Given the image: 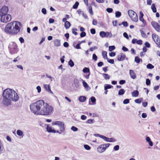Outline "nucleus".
Segmentation results:
<instances>
[{
    "label": "nucleus",
    "instance_id": "nucleus-1",
    "mask_svg": "<svg viewBox=\"0 0 160 160\" xmlns=\"http://www.w3.org/2000/svg\"><path fill=\"white\" fill-rule=\"evenodd\" d=\"M2 96L4 98L3 103L7 106L10 104L11 101L16 102L18 100L19 98L17 93L14 90L9 88L4 91Z\"/></svg>",
    "mask_w": 160,
    "mask_h": 160
},
{
    "label": "nucleus",
    "instance_id": "nucleus-2",
    "mask_svg": "<svg viewBox=\"0 0 160 160\" xmlns=\"http://www.w3.org/2000/svg\"><path fill=\"white\" fill-rule=\"evenodd\" d=\"M46 102L42 100H38L36 102L31 104L30 105L31 111L37 115H42Z\"/></svg>",
    "mask_w": 160,
    "mask_h": 160
},
{
    "label": "nucleus",
    "instance_id": "nucleus-3",
    "mask_svg": "<svg viewBox=\"0 0 160 160\" xmlns=\"http://www.w3.org/2000/svg\"><path fill=\"white\" fill-rule=\"evenodd\" d=\"M52 126L55 125H58L59 128L60 132H59L58 130L57 131H55L53 129H52L51 127L49 125H47L46 129L47 131L48 132L53 133L57 132L60 134H61L62 132H64L65 128L64 127V123L63 122L60 121H56L52 122Z\"/></svg>",
    "mask_w": 160,
    "mask_h": 160
},
{
    "label": "nucleus",
    "instance_id": "nucleus-4",
    "mask_svg": "<svg viewBox=\"0 0 160 160\" xmlns=\"http://www.w3.org/2000/svg\"><path fill=\"white\" fill-rule=\"evenodd\" d=\"M12 24H13L14 35H16L20 32L22 28V24L20 22L17 21L13 22H12Z\"/></svg>",
    "mask_w": 160,
    "mask_h": 160
},
{
    "label": "nucleus",
    "instance_id": "nucleus-5",
    "mask_svg": "<svg viewBox=\"0 0 160 160\" xmlns=\"http://www.w3.org/2000/svg\"><path fill=\"white\" fill-rule=\"evenodd\" d=\"M42 115H48L52 114L54 111L53 107L46 103V104L43 109Z\"/></svg>",
    "mask_w": 160,
    "mask_h": 160
},
{
    "label": "nucleus",
    "instance_id": "nucleus-6",
    "mask_svg": "<svg viewBox=\"0 0 160 160\" xmlns=\"http://www.w3.org/2000/svg\"><path fill=\"white\" fill-rule=\"evenodd\" d=\"M10 52L11 54H14L18 51V46L14 42H12L8 46Z\"/></svg>",
    "mask_w": 160,
    "mask_h": 160
},
{
    "label": "nucleus",
    "instance_id": "nucleus-7",
    "mask_svg": "<svg viewBox=\"0 0 160 160\" xmlns=\"http://www.w3.org/2000/svg\"><path fill=\"white\" fill-rule=\"evenodd\" d=\"M128 15L131 19L135 22L138 21V17L137 14L133 10H129L128 11Z\"/></svg>",
    "mask_w": 160,
    "mask_h": 160
},
{
    "label": "nucleus",
    "instance_id": "nucleus-8",
    "mask_svg": "<svg viewBox=\"0 0 160 160\" xmlns=\"http://www.w3.org/2000/svg\"><path fill=\"white\" fill-rule=\"evenodd\" d=\"M0 20L2 22L7 23L11 21L12 19L11 15L7 14L0 16Z\"/></svg>",
    "mask_w": 160,
    "mask_h": 160
},
{
    "label": "nucleus",
    "instance_id": "nucleus-9",
    "mask_svg": "<svg viewBox=\"0 0 160 160\" xmlns=\"http://www.w3.org/2000/svg\"><path fill=\"white\" fill-rule=\"evenodd\" d=\"M13 24L12 22L8 23L5 28V32L7 33L14 35L13 28H12Z\"/></svg>",
    "mask_w": 160,
    "mask_h": 160
},
{
    "label": "nucleus",
    "instance_id": "nucleus-10",
    "mask_svg": "<svg viewBox=\"0 0 160 160\" xmlns=\"http://www.w3.org/2000/svg\"><path fill=\"white\" fill-rule=\"evenodd\" d=\"M110 144L107 143L105 144H101L97 148L98 151L100 153L104 152L110 145Z\"/></svg>",
    "mask_w": 160,
    "mask_h": 160
},
{
    "label": "nucleus",
    "instance_id": "nucleus-11",
    "mask_svg": "<svg viewBox=\"0 0 160 160\" xmlns=\"http://www.w3.org/2000/svg\"><path fill=\"white\" fill-rule=\"evenodd\" d=\"M8 7L4 6L0 9V16L8 14Z\"/></svg>",
    "mask_w": 160,
    "mask_h": 160
},
{
    "label": "nucleus",
    "instance_id": "nucleus-12",
    "mask_svg": "<svg viewBox=\"0 0 160 160\" xmlns=\"http://www.w3.org/2000/svg\"><path fill=\"white\" fill-rule=\"evenodd\" d=\"M152 36L153 39L155 42L156 44L160 48V39L159 38L158 36L155 34H153Z\"/></svg>",
    "mask_w": 160,
    "mask_h": 160
},
{
    "label": "nucleus",
    "instance_id": "nucleus-13",
    "mask_svg": "<svg viewBox=\"0 0 160 160\" xmlns=\"http://www.w3.org/2000/svg\"><path fill=\"white\" fill-rule=\"evenodd\" d=\"M151 25L158 32H160V25L158 22L155 21L152 22Z\"/></svg>",
    "mask_w": 160,
    "mask_h": 160
},
{
    "label": "nucleus",
    "instance_id": "nucleus-14",
    "mask_svg": "<svg viewBox=\"0 0 160 160\" xmlns=\"http://www.w3.org/2000/svg\"><path fill=\"white\" fill-rule=\"evenodd\" d=\"M100 137L101 138H102L103 139L107 142H113L116 141L115 139L114 138H107L105 136L102 135H100Z\"/></svg>",
    "mask_w": 160,
    "mask_h": 160
},
{
    "label": "nucleus",
    "instance_id": "nucleus-15",
    "mask_svg": "<svg viewBox=\"0 0 160 160\" xmlns=\"http://www.w3.org/2000/svg\"><path fill=\"white\" fill-rule=\"evenodd\" d=\"M126 58L125 55L122 53H121L117 56V59L118 61H122Z\"/></svg>",
    "mask_w": 160,
    "mask_h": 160
},
{
    "label": "nucleus",
    "instance_id": "nucleus-16",
    "mask_svg": "<svg viewBox=\"0 0 160 160\" xmlns=\"http://www.w3.org/2000/svg\"><path fill=\"white\" fill-rule=\"evenodd\" d=\"M109 35V33L108 32H105L104 31H101L99 33L100 36L102 38L108 37Z\"/></svg>",
    "mask_w": 160,
    "mask_h": 160
},
{
    "label": "nucleus",
    "instance_id": "nucleus-17",
    "mask_svg": "<svg viewBox=\"0 0 160 160\" xmlns=\"http://www.w3.org/2000/svg\"><path fill=\"white\" fill-rule=\"evenodd\" d=\"M129 74L131 78H132L133 79H134L136 78V74L135 73L133 70H129Z\"/></svg>",
    "mask_w": 160,
    "mask_h": 160
},
{
    "label": "nucleus",
    "instance_id": "nucleus-18",
    "mask_svg": "<svg viewBox=\"0 0 160 160\" xmlns=\"http://www.w3.org/2000/svg\"><path fill=\"white\" fill-rule=\"evenodd\" d=\"M53 43L56 47H59L61 45L60 40L58 39H55L53 41Z\"/></svg>",
    "mask_w": 160,
    "mask_h": 160
},
{
    "label": "nucleus",
    "instance_id": "nucleus-19",
    "mask_svg": "<svg viewBox=\"0 0 160 160\" xmlns=\"http://www.w3.org/2000/svg\"><path fill=\"white\" fill-rule=\"evenodd\" d=\"M140 21L142 22V24L141 25V26L142 27H144L147 25V22L146 21L144 20L143 18H139Z\"/></svg>",
    "mask_w": 160,
    "mask_h": 160
},
{
    "label": "nucleus",
    "instance_id": "nucleus-20",
    "mask_svg": "<svg viewBox=\"0 0 160 160\" xmlns=\"http://www.w3.org/2000/svg\"><path fill=\"white\" fill-rule=\"evenodd\" d=\"M44 88H45L46 90L48 92H49L52 93V92L51 91L50 89V85H44Z\"/></svg>",
    "mask_w": 160,
    "mask_h": 160
},
{
    "label": "nucleus",
    "instance_id": "nucleus-21",
    "mask_svg": "<svg viewBox=\"0 0 160 160\" xmlns=\"http://www.w3.org/2000/svg\"><path fill=\"white\" fill-rule=\"evenodd\" d=\"M139 92L137 90H134L132 92V97H137L139 95Z\"/></svg>",
    "mask_w": 160,
    "mask_h": 160
},
{
    "label": "nucleus",
    "instance_id": "nucleus-22",
    "mask_svg": "<svg viewBox=\"0 0 160 160\" xmlns=\"http://www.w3.org/2000/svg\"><path fill=\"white\" fill-rule=\"evenodd\" d=\"M71 24L69 21L65 22L64 23V27L66 29H68L70 27Z\"/></svg>",
    "mask_w": 160,
    "mask_h": 160
},
{
    "label": "nucleus",
    "instance_id": "nucleus-23",
    "mask_svg": "<svg viewBox=\"0 0 160 160\" xmlns=\"http://www.w3.org/2000/svg\"><path fill=\"white\" fill-rule=\"evenodd\" d=\"M146 140L148 142L149 145L150 146H153V143L151 141L150 138L149 137H146Z\"/></svg>",
    "mask_w": 160,
    "mask_h": 160
},
{
    "label": "nucleus",
    "instance_id": "nucleus-24",
    "mask_svg": "<svg viewBox=\"0 0 160 160\" xmlns=\"http://www.w3.org/2000/svg\"><path fill=\"white\" fill-rule=\"evenodd\" d=\"M102 55L103 58L105 59H108L107 55V52L105 51H103L102 52Z\"/></svg>",
    "mask_w": 160,
    "mask_h": 160
},
{
    "label": "nucleus",
    "instance_id": "nucleus-25",
    "mask_svg": "<svg viewBox=\"0 0 160 160\" xmlns=\"http://www.w3.org/2000/svg\"><path fill=\"white\" fill-rule=\"evenodd\" d=\"M151 9L154 13L156 12L157 9L154 4H152L151 7Z\"/></svg>",
    "mask_w": 160,
    "mask_h": 160
},
{
    "label": "nucleus",
    "instance_id": "nucleus-26",
    "mask_svg": "<svg viewBox=\"0 0 160 160\" xmlns=\"http://www.w3.org/2000/svg\"><path fill=\"white\" fill-rule=\"evenodd\" d=\"M86 99L85 97L84 96H81L79 97V100L81 102H83L85 101Z\"/></svg>",
    "mask_w": 160,
    "mask_h": 160
},
{
    "label": "nucleus",
    "instance_id": "nucleus-27",
    "mask_svg": "<svg viewBox=\"0 0 160 160\" xmlns=\"http://www.w3.org/2000/svg\"><path fill=\"white\" fill-rule=\"evenodd\" d=\"M140 61H141L142 62V59H140L138 57L136 56L135 57V61L137 63H139L140 62Z\"/></svg>",
    "mask_w": 160,
    "mask_h": 160
},
{
    "label": "nucleus",
    "instance_id": "nucleus-28",
    "mask_svg": "<svg viewBox=\"0 0 160 160\" xmlns=\"http://www.w3.org/2000/svg\"><path fill=\"white\" fill-rule=\"evenodd\" d=\"M125 92V91L124 90V89H121L119 91L118 94L119 95H122L124 94Z\"/></svg>",
    "mask_w": 160,
    "mask_h": 160
},
{
    "label": "nucleus",
    "instance_id": "nucleus-29",
    "mask_svg": "<svg viewBox=\"0 0 160 160\" xmlns=\"http://www.w3.org/2000/svg\"><path fill=\"white\" fill-rule=\"evenodd\" d=\"M88 11L92 15H93V13L92 11V7L90 6L88 7Z\"/></svg>",
    "mask_w": 160,
    "mask_h": 160
},
{
    "label": "nucleus",
    "instance_id": "nucleus-30",
    "mask_svg": "<svg viewBox=\"0 0 160 160\" xmlns=\"http://www.w3.org/2000/svg\"><path fill=\"white\" fill-rule=\"evenodd\" d=\"M102 75L104 78L106 80L109 79L110 78V76L108 74L103 73Z\"/></svg>",
    "mask_w": 160,
    "mask_h": 160
},
{
    "label": "nucleus",
    "instance_id": "nucleus-31",
    "mask_svg": "<svg viewBox=\"0 0 160 160\" xmlns=\"http://www.w3.org/2000/svg\"><path fill=\"white\" fill-rule=\"evenodd\" d=\"M82 71L84 73L88 72V73H89V72H90L89 69L88 68H85L83 69Z\"/></svg>",
    "mask_w": 160,
    "mask_h": 160
},
{
    "label": "nucleus",
    "instance_id": "nucleus-32",
    "mask_svg": "<svg viewBox=\"0 0 160 160\" xmlns=\"http://www.w3.org/2000/svg\"><path fill=\"white\" fill-rule=\"evenodd\" d=\"M79 4V3L78 2H76L74 4L73 6V8L75 9H77L78 8Z\"/></svg>",
    "mask_w": 160,
    "mask_h": 160
},
{
    "label": "nucleus",
    "instance_id": "nucleus-33",
    "mask_svg": "<svg viewBox=\"0 0 160 160\" xmlns=\"http://www.w3.org/2000/svg\"><path fill=\"white\" fill-rule=\"evenodd\" d=\"M142 100V98H138L135 100V102L137 103H140Z\"/></svg>",
    "mask_w": 160,
    "mask_h": 160
},
{
    "label": "nucleus",
    "instance_id": "nucleus-34",
    "mask_svg": "<svg viewBox=\"0 0 160 160\" xmlns=\"http://www.w3.org/2000/svg\"><path fill=\"white\" fill-rule=\"evenodd\" d=\"M121 15V13L119 11H117L115 12V16L117 18H119Z\"/></svg>",
    "mask_w": 160,
    "mask_h": 160
},
{
    "label": "nucleus",
    "instance_id": "nucleus-35",
    "mask_svg": "<svg viewBox=\"0 0 160 160\" xmlns=\"http://www.w3.org/2000/svg\"><path fill=\"white\" fill-rule=\"evenodd\" d=\"M68 64L71 67H72L74 66V63L71 59L69 61Z\"/></svg>",
    "mask_w": 160,
    "mask_h": 160
},
{
    "label": "nucleus",
    "instance_id": "nucleus-36",
    "mask_svg": "<svg viewBox=\"0 0 160 160\" xmlns=\"http://www.w3.org/2000/svg\"><path fill=\"white\" fill-rule=\"evenodd\" d=\"M113 86L109 84H107V86L104 87V89L105 90H106V89H110L112 88Z\"/></svg>",
    "mask_w": 160,
    "mask_h": 160
},
{
    "label": "nucleus",
    "instance_id": "nucleus-37",
    "mask_svg": "<svg viewBox=\"0 0 160 160\" xmlns=\"http://www.w3.org/2000/svg\"><path fill=\"white\" fill-rule=\"evenodd\" d=\"M154 67L151 64L149 63L147 66V68L148 69H152L154 68Z\"/></svg>",
    "mask_w": 160,
    "mask_h": 160
},
{
    "label": "nucleus",
    "instance_id": "nucleus-38",
    "mask_svg": "<svg viewBox=\"0 0 160 160\" xmlns=\"http://www.w3.org/2000/svg\"><path fill=\"white\" fill-rule=\"evenodd\" d=\"M77 30V29L76 28H72V33L74 34L75 35H78V33L76 32Z\"/></svg>",
    "mask_w": 160,
    "mask_h": 160
},
{
    "label": "nucleus",
    "instance_id": "nucleus-39",
    "mask_svg": "<svg viewBox=\"0 0 160 160\" xmlns=\"http://www.w3.org/2000/svg\"><path fill=\"white\" fill-rule=\"evenodd\" d=\"M17 134L19 136H22L23 134V132L20 130H18L17 132Z\"/></svg>",
    "mask_w": 160,
    "mask_h": 160
},
{
    "label": "nucleus",
    "instance_id": "nucleus-40",
    "mask_svg": "<svg viewBox=\"0 0 160 160\" xmlns=\"http://www.w3.org/2000/svg\"><path fill=\"white\" fill-rule=\"evenodd\" d=\"M115 47L114 46H110L109 47V51H112L115 49Z\"/></svg>",
    "mask_w": 160,
    "mask_h": 160
},
{
    "label": "nucleus",
    "instance_id": "nucleus-41",
    "mask_svg": "<svg viewBox=\"0 0 160 160\" xmlns=\"http://www.w3.org/2000/svg\"><path fill=\"white\" fill-rule=\"evenodd\" d=\"M140 32L141 34V36L143 38H146V35L143 31L141 30Z\"/></svg>",
    "mask_w": 160,
    "mask_h": 160
},
{
    "label": "nucleus",
    "instance_id": "nucleus-42",
    "mask_svg": "<svg viewBox=\"0 0 160 160\" xmlns=\"http://www.w3.org/2000/svg\"><path fill=\"white\" fill-rule=\"evenodd\" d=\"M93 120L91 119H88L86 123H87L92 124L93 123Z\"/></svg>",
    "mask_w": 160,
    "mask_h": 160
},
{
    "label": "nucleus",
    "instance_id": "nucleus-43",
    "mask_svg": "<svg viewBox=\"0 0 160 160\" xmlns=\"http://www.w3.org/2000/svg\"><path fill=\"white\" fill-rule=\"evenodd\" d=\"M98 48V47L97 46H95L93 47H92L90 48L89 50L90 51H93L95 49H96Z\"/></svg>",
    "mask_w": 160,
    "mask_h": 160
},
{
    "label": "nucleus",
    "instance_id": "nucleus-44",
    "mask_svg": "<svg viewBox=\"0 0 160 160\" xmlns=\"http://www.w3.org/2000/svg\"><path fill=\"white\" fill-rule=\"evenodd\" d=\"M98 57L95 54H93L92 55V59L94 61H96L97 60Z\"/></svg>",
    "mask_w": 160,
    "mask_h": 160
},
{
    "label": "nucleus",
    "instance_id": "nucleus-45",
    "mask_svg": "<svg viewBox=\"0 0 160 160\" xmlns=\"http://www.w3.org/2000/svg\"><path fill=\"white\" fill-rule=\"evenodd\" d=\"M129 103V100L128 99H125L123 101V103L124 104H127Z\"/></svg>",
    "mask_w": 160,
    "mask_h": 160
},
{
    "label": "nucleus",
    "instance_id": "nucleus-46",
    "mask_svg": "<svg viewBox=\"0 0 160 160\" xmlns=\"http://www.w3.org/2000/svg\"><path fill=\"white\" fill-rule=\"evenodd\" d=\"M106 11L108 13H111L112 12L113 9L112 8H108L106 9Z\"/></svg>",
    "mask_w": 160,
    "mask_h": 160
},
{
    "label": "nucleus",
    "instance_id": "nucleus-47",
    "mask_svg": "<svg viewBox=\"0 0 160 160\" xmlns=\"http://www.w3.org/2000/svg\"><path fill=\"white\" fill-rule=\"evenodd\" d=\"M90 100L93 103L95 102H96V100L95 98L94 97H92L90 98Z\"/></svg>",
    "mask_w": 160,
    "mask_h": 160
},
{
    "label": "nucleus",
    "instance_id": "nucleus-48",
    "mask_svg": "<svg viewBox=\"0 0 160 160\" xmlns=\"http://www.w3.org/2000/svg\"><path fill=\"white\" fill-rule=\"evenodd\" d=\"M86 33L84 32H82L80 33V37H83L86 36Z\"/></svg>",
    "mask_w": 160,
    "mask_h": 160
},
{
    "label": "nucleus",
    "instance_id": "nucleus-49",
    "mask_svg": "<svg viewBox=\"0 0 160 160\" xmlns=\"http://www.w3.org/2000/svg\"><path fill=\"white\" fill-rule=\"evenodd\" d=\"M146 84L147 85H149L150 84L151 81L148 78L146 80Z\"/></svg>",
    "mask_w": 160,
    "mask_h": 160
},
{
    "label": "nucleus",
    "instance_id": "nucleus-50",
    "mask_svg": "<svg viewBox=\"0 0 160 160\" xmlns=\"http://www.w3.org/2000/svg\"><path fill=\"white\" fill-rule=\"evenodd\" d=\"M136 43L138 45H141L142 44V41L141 40H137Z\"/></svg>",
    "mask_w": 160,
    "mask_h": 160
},
{
    "label": "nucleus",
    "instance_id": "nucleus-51",
    "mask_svg": "<svg viewBox=\"0 0 160 160\" xmlns=\"http://www.w3.org/2000/svg\"><path fill=\"white\" fill-rule=\"evenodd\" d=\"M84 148L87 150H89L91 148L90 147L87 145H84Z\"/></svg>",
    "mask_w": 160,
    "mask_h": 160
},
{
    "label": "nucleus",
    "instance_id": "nucleus-52",
    "mask_svg": "<svg viewBox=\"0 0 160 160\" xmlns=\"http://www.w3.org/2000/svg\"><path fill=\"white\" fill-rule=\"evenodd\" d=\"M71 129L74 132L77 131L78 130V128H77L75 127L74 126H72L71 127Z\"/></svg>",
    "mask_w": 160,
    "mask_h": 160
},
{
    "label": "nucleus",
    "instance_id": "nucleus-53",
    "mask_svg": "<svg viewBox=\"0 0 160 160\" xmlns=\"http://www.w3.org/2000/svg\"><path fill=\"white\" fill-rule=\"evenodd\" d=\"M107 59L108 61V62L111 64H114V60L113 59Z\"/></svg>",
    "mask_w": 160,
    "mask_h": 160
},
{
    "label": "nucleus",
    "instance_id": "nucleus-54",
    "mask_svg": "<svg viewBox=\"0 0 160 160\" xmlns=\"http://www.w3.org/2000/svg\"><path fill=\"white\" fill-rule=\"evenodd\" d=\"M90 31L91 33L92 34H94L96 33L95 30L94 28L91 29Z\"/></svg>",
    "mask_w": 160,
    "mask_h": 160
},
{
    "label": "nucleus",
    "instance_id": "nucleus-55",
    "mask_svg": "<svg viewBox=\"0 0 160 160\" xmlns=\"http://www.w3.org/2000/svg\"><path fill=\"white\" fill-rule=\"evenodd\" d=\"M126 82V81L125 80H121L119 82V83L121 85H122L125 84Z\"/></svg>",
    "mask_w": 160,
    "mask_h": 160
},
{
    "label": "nucleus",
    "instance_id": "nucleus-56",
    "mask_svg": "<svg viewBox=\"0 0 160 160\" xmlns=\"http://www.w3.org/2000/svg\"><path fill=\"white\" fill-rule=\"evenodd\" d=\"M122 24L123 25V26L125 27H127L128 25L127 22H122Z\"/></svg>",
    "mask_w": 160,
    "mask_h": 160
},
{
    "label": "nucleus",
    "instance_id": "nucleus-57",
    "mask_svg": "<svg viewBox=\"0 0 160 160\" xmlns=\"http://www.w3.org/2000/svg\"><path fill=\"white\" fill-rule=\"evenodd\" d=\"M90 75V72H89V73H88V74L86 75H84L83 76L86 78L87 79H88L89 78Z\"/></svg>",
    "mask_w": 160,
    "mask_h": 160
},
{
    "label": "nucleus",
    "instance_id": "nucleus-58",
    "mask_svg": "<svg viewBox=\"0 0 160 160\" xmlns=\"http://www.w3.org/2000/svg\"><path fill=\"white\" fill-rule=\"evenodd\" d=\"M145 45V47L147 48H149L150 46V44L148 42H146Z\"/></svg>",
    "mask_w": 160,
    "mask_h": 160
},
{
    "label": "nucleus",
    "instance_id": "nucleus-59",
    "mask_svg": "<svg viewBox=\"0 0 160 160\" xmlns=\"http://www.w3.org/2000/svg\"><path fill=\"white\" fill-rule=\"evenodd\" d=\"M82 83L83 86L85 88H87L88 86V84L85 81H83Z\"/></svg>",
    "mask_w": 160,
    "mask_h": 160
},
{
    "label": "nucleus",
    "instance_id": "nucleus-60",
    "mask_svg": "<svg viewBox=\"0 0 160 160\" xmlns=\"http://www.w3.org/2000/svg\"><path fill=\"white\" fill-rule=\"evenodd\" d=\"M123 35L124 37H125V38H126L127 39H129L128 34H127V33L126 32H124V33L123 34Z\"/></svg>",
    "mask_w": 160,
    "mask_h": 160
},
{
    "label": "nucleus",
    "instance_id": "nucleus-61",
    "mask_svg": "<svg viewBox=\"0 0 160 160\" xmlns=\"http://www.w3.org/2000/svg\"><path fill=\"white\" fill-rule=\"evenodd\" d=\"M80 43H78L75 46V48L77 49H80L81 48L80 47Z\"/></svg>",
    "mask_w": 160,
    "mask_h": 160
},
{
    "label": "nucleus",
    "instance_id": "nucleus-62",
    "mask_svg": "<svg viewBox=\"0 0 160 160\" xmlns=\"http://www.w3.org/2000/svg\"><path fill=\"white\" fill-rule=\"evenodd\" d=\"M103 63L102 62H100L98 63V66L99 67H101L103 65Z\"/></svg>",
    "mask_w": 160,
    "mask_h": 160
},
{
    "label": "nucleus",
    "instance_id": "nucleus-63",
    "mask_svg": "<svg viewBox=\"0 0 160 160\" xmlns=\"http://www.w3.org/2000/svg\"><path fill=\"white\" fill-rule=\"evenodd\" d=\"M119 145H116L114 147V149L115 151L118 150L119 149Z\"/></svg>",
    "mask_w": 160,
    "mask_h": 160
},
{
    "label": "nucleus",
    "instance_id": "nucleus-64",
    "mask_svg": "<svg viewBox=\"0 0 160 160\" xmlns=\"http://www.w3.org/2000/svg\"><path fill=\"white\" fill-rule=\"evenodd\" d=\"M42 12L44 14H46V9L45 8H43L42 9Z\"/></svg>",
    "mask_w": 160,
    "mask_h": 160
}]
</instances>
